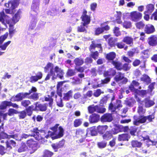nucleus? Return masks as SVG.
I'll list each match as a JSON object with an SVG mask.
<instances>
[{"instance_id":"20e7f679","label":"nucleus","mask_w":157,"mask_h":157,"mask_svg":"<svg viewBox=\"0 0 157 157\" xmlns=\"http://www.w3.org/2000/svg\"><path fill=\"white\" fill-rule=\"evenodd\" d=\"M38 130L37 128H35L33 130H31L32 133L29 134H23L22 135V137L26 138L29 136H33L35 138L36 140H39L42 139L40 135L39 134Z\"/></svg>"},{"instance_id":"2eb2a0df","label":"nucleus","mask_w":157,"mask_h":157,"mask_svg":"<svg viewBox=\"0 0 157 157\" xmlns=\"http://www.w3.org/2000/svg\"><path fill=\"white\" fill-rule=\"evenodd\" d=\"M12 106L15 108H18V105L16 104H13L10 101H5L2 102L0 105V109H5L7 106Z\"/></svg>"},{"instance_id":"c756f323","label":"nucleus","mask_w":157,"mask_h":157,"mask_svg":"<svg viewBox=\"0 0 157 157\" xmlns=\"http://www.w3.org/2000/svg\"><path fill=\"white\" fill-rule=\"evenodd\" d=\"M123 41L127 44L131 45L133 43V39L130 37L126 36L124 38Z\"/></svg>"},{"instance_id":"0e129e2a","label":"nucleus","mask_w":157,"mask_h":157,"mask_svg":"<svg viewBox=\"0 0 157 157\" xmlns=\"http://www.w3.org/2000/svg\"><path fill=\"white\" fill-rule=\"evenodd\" d=\"M155 82H153L148 87V90L150 92H151L154 89V86Z\"/></svg>"},{"instance_id":"6e6d98bb","label":"nucleus","mask_w":157,"mask_h":157,"mask_svg":"<svg viewBox=\"0 0 157 157\" xmlns=\"http://www.w3.org/2000/svg\"><path fill=\"white\" fill-rule=\"evenodd\" d=\"M18 113L17 111L14 109H10L8 113V114L10 116L13 115L14 114H17Z\"/></svg>"},{"instance_id":"c9c22d12","label":"nucleus","mask_w":157,"mask_h":157,"mask_svg":"<svg viewBox=\"0 0 157 157\" xmlns=\"http://www.w3.org/2000/svg\"><path fill=\"white\" fill-rule=\"evenodd\" d=\"M139 103V107L138 109V113L140 115H142L144 114L146 111L145 109H144L143 106Z\"/></svg>"},{"instance_id":"2f4dec72","label":"nucleus","mask_w":157,"mask_h":157,"mask_svg":"<svg viewBox=\"0 0 157 157\" xmlns=\"http://www.w3.org/2000/svg\"><path fill=\"white\" fill-rule=\"evenodd\" d=\"M108 128L107 125L99 126L97 127L98 131L101 133H102Z\"/></svg>"},{"instance_id":"412c9836","label":"nucleus","mask_w":157,"mask_h":157,"mask_svg":"<svg viewBox=\"0 0 157 157\" xmlns=\"http://www.w3.org/2000/svg\"><path fill=\"white\" fill-rule=\"evenodd\" d=\"M42 77V74L41 72L37 73L36 76H32L30 78V81L32 82H36L39 79H40Z\"/></svg>"},{"instance_id":"6e6552de","label":"nucleus","mask_w":157,"mask_h":157,"mask_svg":"<svg viewBox=\"0 0 157 157\" xmlns=\"http://www.w3.org/2000/svg\"><path fill=\"white\" fill-rule=\"evenodd\" d=\"M89 112L90 113H92L94 112H96L98 113H103L105 111V109L104 108H100L98 106H94L92 105L88 107Z\"/></svg>"},{"instance_id":"a19ab883","label":"nucleus","mask_w":157,"mask_h":157,"mask_svg":"<svg viewBox=\"0 0 157 157\" xmlns=\"http://www.w3.org/2000/svg\"><path fill=\"white\" fill-rule=\"evenodd\" d=\"M146 8L147 10V12L148 13H151L153 11L154 7L153 4H149L147 5Z\"/></svg>"},{"instance_id":"0eeeda50","label":"nucleus","mask_w":157,"mask_h":157,"mask_svg":"<svg viewBox=\"0 0 157 157\" xmlns=\"http://www.w3.org/2000/svg\"><path fill=\"white\" fill-rule=\"evenodd\" d=\"M129 17L132 21L136 22L141 19L142 14L138 11H133L130 13Z\"/></svg>"},{"instance_id":"4468645a","label":"nucleus","mask_w":157,"mask_h":157,"mask_svg":"<svg viewBox=\"0 0 157 157\" xmlns=\"http://www.w3.org/2000/svg\"><path fill=\"white\" fill-rule=\"evenodd\" d=\"M18 136H19L17 134H16L14 135H8L6 133L2 132L1 134H0V140L1 139H4L5 138H14L15 139L18 140H21V138L20 137V138H18Z\"/></svg>"},{"instance_id":"393cba45","label":"nucleus","mask_w":157,"mask_h":157,"mask_svg":"<svg viewBox=\"0 0 157 157\" xmlns=\"http://www.w3.org/2000/svg\"><path fill=\"white\" fill-rule=\"evenodd\" d=\"M130 138V137L128 134H122L119 136L118 140L120 141H128Z\"/></svg>"},{"instance_id":"338daca9","label":"nucleus","mask_w":157,"mask_h":157,"mask_svg":"<svg viewBox=\"0 0 157 157\" xmlns=\"http://www.w3.org/2000/svg\"><path fill=\"white\" fill-rule=\"evenodd\" d=\"M91 57L95 59L98 58V53L97 52H93L91 55Z\"/></svg>"},{"instance_id":"72a5a7b5","label":"nucleus","mask_w":157,"mask_h":157,"mask_svg":"<svg viewBox=\"0 0 157 157\" xmlns=\"http://www.w3.org/2000/svg\"><path fill=\"white\" fill-rule=\"evenodd\" d=\"M124 76L123 74L120 72L118 73L115 77V79L117 82H118L122 80V79L123 78Z\"/></svg>"},{"instance_id":"4c0bfd02","label":"nucleus","mask_w":157,"mask_h":157,"mask_svg":"<svg viewBox=\"0 0 157 157\" xmlns=\"http://www.w3.org/2000/svg\"><path fill=\"white\" fill-rule=\"evenodd\" d=\"M81 25L79 26L78 28V31L80 32H83L86 31L85 26L86 25H84L83 22L81 23Z\"/></svg>"},{"instance_id":"a211bd4d","label":"nucleus","mask_w":157,"mask_h":157,"mask_svg":"<svg viewBox=\"0 0 157 157\" xmlns=\"http://www.w3.org/2000/svg\"><path fill=\"white\" fill-rule=\"evenodd\" d=\"M64 144V142L62 140L58 143L53 144L51 146L55 151H57L58 149L63 147Z\"/></svg>"},{"instance_id":"69168bd1","label":"nucleus","mask_w":157,"mask_h":157,"mask_svg":"<svg viewBox=\"0 0 157 157\" xmlns=\"http://www.w3.org/2000/svg\"><path fill=\"white\" fill-rule=\"evenodd\" d=\"M30 101L29 100H25L21 102V104L25 107H26L30 104Z\"/></svg>"},{"instance_id":"ea45409f","label":"nucleus","mask_w":157,"mask_h":157,"mask_svg":"<svg viewBox=\"0 0 157 157\" xmlns=\"http://www.w3.org/2000/svg\"><path fill=\"white\" fill-rule=\"evenodd\" d=\"M110 80V78L109 77H107L105 79L103 80H101V83L98 84V86H96L95 88H97V87H100L102 86V85L104 84H105L107 83Z\"/></svg>"},{"instance_id":"5fc2aeb1","label":"nucleus","mask_w":157,"mask_h":157,"mask_svg":"<svg viewBox=\"0 0 157 157\" xmlns=\"http://www.w3.org/2000/svg\"><path fill=\"white\" fill-rule=\"evenodd\" d=\"M53 154V153L49 151H45L43 157H51Z\"/></svg>"},{"instance_id":"473e14b6","label":"nucleus","mask_w":157,"mask_h":157,"mask_svg":"<svg viewBox=\"0 0 157 157\" xmlns=\"http://www.w3.org/2000/svg\"><path fill=\"white\" fill-rule=\"evenodd\" d=\"M6 143L7 148L10 149L11 148V145L13 147H14L16 145L15 142L12 140H10L9 141H7L6 142Z\"/></svg>"},{"instance_id":"f3484780","label":"nucleus","mask_w":157,"mask_h":157,"mask_svg":"<svg viewBox=\"0 0 157 157\" xmlns=\"http://www.w3.org/2000/svg\"><path fill=\"white\" fill-rule=\"evenodd\" d=\"M121 102V100H117L116 103L114 105L111 103L109 107V109L113 111H115L117 109H120L122 107Z\"/></svg>"},{"instance_id":"39448f33","label":"nucleus","mask_w":157,"mask_h":157,"mask_svg":"<svg viewBox=\"0 0 157 157\" xmlns=\"http://www.w3.org/2000/svg\"><path fill=\"white\" fill-rule=\"evenodd\" d=\"M112 64L117 69L120 70L123 69L125 71H127L129 70L130 68L129 64L125 63L122 66L121 63L117 61H113Z\"/></svg>"},{"instance_id":"4be33fe9","label":"nucleus","mask_w":157,"mask_h":157,"mask_svg":"<svg viewBox=\"0 0 157 157\" xmlns=\"http://www.w3.org/2000/svg\"><path fill=\"white\" fill-rule=\"evenodd\" d=\"M88 136H94L97 134V132L95 127H93L87 129Z\"/></svg>"},{"instance_id":"cd10ccee","label":"nucleus","mask_w":157,"mask_h":157,"mask_svg":"<svg viewBox=\"0 0 157 157\" xmlns=\"http://www.w3.org/2000/svg\"><path fill=\"white\" fill-rule=\"evenodd\" d=\"M99 118L98 115L95 114H92L90 117L89 121L92 123L96 122L99 120Z\"/></svg>"},{"instance_id":"13d9d810","label":"nucleus","mask_w":157,"mask_h":157,"mask_svg":"<svg viewBox=\"0 0 157 157\" xmlns=\"http://www.w3.org/2000/svg\"><path fill=\"white\" fill-rule=\"evenodd\" d=\"M118 27H115L113 30V33L116 36H118L121 35V33Z\"/></svg>"},{"instance_id":"9b49d317","label":"nucleus","mask_w":157,"mask_h":157,"mask_svg":"<svg viewBox=\"0 0 157 157\" xmlns=\"http://www.w3.org/2000/svg\"><path fill=\"white\" fill-rule=\"evenodd\" d=\"M27 144L30 148L29 150L30 153H34L37 149V145L33 140H30L27 141Z\"/></svg>"},{"instance_id":"37998d69","label":"nucleus","mask_w":157,"mask_h":157,"mask_svg":"<svg viewBox=\"0 0 157 157\" xmlns=\"http://www.w3.org/2000/svg\"><path fill=\"white\" fill-rule=\"evenodd\" d=\"M135 25L137 29H141L144 27L145 24L143 22L140 21L136 23Z\"/></svg>"},{"instance_id":"bb28decb","label":"nucleus","mask_w":157,"mask_h":157,"mask_svg":"<svg viewBox=\"0 0 157 157\" xmlns=\"http://www.w3.org/2000/svg\"><path fill=\"white\" fill-rule=\"evenodd\" d=\"M31 17L32 18H33V21H32L30 22L29 26V29H34L36 26V16H31Z\"/></svg>"},{"instance_id":"c03bdc74","label":"nucleus","mask_w":157,"mask_h":157,"mask_svg":"<svg viewBox=\"0 0 157 157\" xmlns=\"http://www.w3.org/2000/svg\"><path fill=\"white\" fill-rule=\"evenodd\" d=\"M75 63L77 66L81 65L83 63V61L81 59L76 58L74 61Z\"/></svg>"},{"instance_id":"864d4df0","label":"nucleus","mask_w":157,"mask_h":157,"mask_svg":"<svg viewBox=\"0 0 157 157\" xmlns=\"http://www.w3.org/2000/svg\"><path fill=\"white\" fill-rule=\"evenodd\" d=\"M107 143L104 142H98L97 145L98 147L101 149L105 147L106 146Z\"/></svg>"},{"instance_id":"e2e57ef3","label":"nucleus","mask_w":157,"mask_h":157,"mask_svg":"<svg viewBox=\"0 0 157 157\" xmlns=\"http://www.w3.org/2000/svg\"><path fill=\"white\" fill-rule=\"evenodd\" d=\"M97 7V4L94 2L90 4V8L92 11H94Z\"/></svg>"},{"instance_id":"49530a36","label":"nucleus","mask_w":157,"mask_h":157,"mask_svg":"<svg viewBox=\"0 0 157 157\" xmlns=\"http://www.w3.org/2000/svg\"><path fill=\"white\" fill-rule=\"evenodd\" d=\"M123 27L126 29H129L131 27L132 23L130 21H124L123 24Z\"/></svg>"},{"instance_id":"774afa93","label":"nucleus","mask_w":157,"mask_h":157,"mask_svg":"<svg viewBox=\"0 0 157 157\" xmlns=\"http://www.w3.org/2000/svg\"><path fill=\"white\" fill-rule=\"evenodd\" d=\"M101 91L100 89H98L94 93V95L96 97L99 96L101 94Z\"/></svg>"},{"instance_id":"1a4fd4ad","label":"nucleus","mask_w":157,"mask_h":157,"mask_svg":"<svg viewBox=\"0 0 157 157\" xmlns=\"http://www.w3.org/2000/svg\"><path fill=\"white\" fill-rule=\"evenodd\" d=\"M136 100L139 102V103L140 104H142L143 103H144V106L146 108L151 107L153 105L155 104L154 101L151 100L149 98H145L143 101H141L139 98H137Z\"/></svg>"},{"instance_id":"7c9ffc66","label":"nucleus","mask_w":157,"mask_h":157,"mask_svg":"<svg viewBox=\"0 0 157 157\" xmlns=\"http://www.w3.org/2000/svg\"><path fill=\"white\" fill-rule=\"evenodd\" d=\"M28 149V147L25 144L22 143L21 144L18 150V151L19 152H21L27 151Z\"/></svg>"},{"instance_id":"c85d7f7f","label":"nucleus","mask_w":157,"mask_h":157,"mask_svg":"<svg viewBox=\"0 0 157 157\" xmlns=\"http://www.w3.org/2000/svg\"><path fill=\"white\" fill-rule=\"evenodd\" d=\"M115 73V71L112 69H111L105 71L104 74V75L105 77L111 76L114 75Z\"/></svg>"},{"instance_id":"a18cd8bd","label":"nucleus","mask_w":157,"mask_h":157,"mask_svg":"<svg viewBox=\"0 0 157 157\" xmlns=\"http://www.w3.org/2000/svg\"><path fill=\"white\" fill-rule=\"evenodd\" d=\"M132 145L133 147H140L141 146L142 144L140 142L134 140L132 142Z\"/></svg>"},{"instance_id":"052dcab7","label":"nucleus","mask_w":157,"mask_h":157,"mask_svg":"<svg viewBox=\"0 0 157 157\" xmlns=\"http://www.w3.org/2000/svg\"><path fill=\"white\" fill-rule=\"evenodd\" d=\"M104 32L103 28H97L95 30V34L96 35H98Z\"/></svg>"},{"instance_id":"f257e3e1","label":"nucleus","mask_w":157,"mask_h":157,"mask_svg":"<svg viewBox=\"0 0 157 157\" xmlns=\"http://www.w3.org/2000/svg\"><path fill=\"white\" fill-rule=\"evenodd\" d=\"M54 66L53 63L49 62L44 67V71L45 72L49 71L45 78V80L49 79L51 77H52V80L56 79L57 76L60 79H63V78L64 73L63 70L57 66H56L54 68Z\"/></svg>"},{"instance_id":"f704fd0d","label":"nucleus","mask_w":157,"mask_h":157,"mask_svg":"<svg viewBox=\"0 0 157 157\" xmlns=\"http://www.w3.org/2000/svg\"><path fill=\"white\" fill-rule=\"evenodd\" d=\"M141 80L147 83H150L151 82V79L149 77L146 75L143 76L141 78Z\"/></svg>"},{"instance_id":"3c124183","label":"nucleus","mask_w":157,"mask_h":157,"mask_svg":"<svg viewBox=\"0 0 157 157\" xmlns=\"http://www.w3.org/2000/svg\"><path fill=\"white\" fill-rule=\"evenodd\" d=\"M82 123V120L78 119L75 120L74 121V125L75 127H77L80 125Z\"/></svg>"},{"instance_id":"dca6fc26","label":"nucleus","mask_w":157,"mask_h":157,"mask_svg":"<svg viewBox=\"0 0 157 157\" xmlns=\"http://www.w3.org/2000/svg\"><path fill=\"white\" fill-rule=\"evenodd\" d=\"M59 132L58 135L55 136H52L54 135V133L49 132L48 134L49 135H51L50 137H51L52 140L60 138L63 136L64 130L61 127H59Z\"/></svg>"},{"instance_id":"79ce46f5","label":"nucleus","mask_w":157,"mask_h":157,"mask_svg":"<svg viewBox=\"0 0 157 157\" xmlns=\"http://www.w3.org/2000/svg\"><path fill=\"white\" fill-rule=\"evenodd\" d=\"M36 107L41 111H45L47 109V106L46 104H39L36 105Z\"/></svg>"},{"instance_id":"de8ad7c7","label":"nucleus","mask_w":157,"mask_h":157,"mask_svg":"<svg viewBox=\"0 0 157 157\" xmlns=\"http://www.w3.org/2000/svg\"><path fill=\"white\" fill-rule=\"evenodd\" d=\"M103 138L104 139L108 140L112 137V135L109 132H106L103 136Z\"/></svg>"},{"instance_id":"4d7b16f0","label":"nucleus","mask_w":157,"mask_h":157,"mask_svg":"<svg viewBox=\"0 0 157 157\" xmlns=\"http://www.w3.org/2000/svg\"><path fill=\"white\" fill-rule=\"evenodd\" d=\"M19 117L20 119H24L26 116V113L25 111H23L19 113Z\"/></svg>"},{"instance_id":"5701e85b","label":"nucleus","mask_w":157,"mask_h":157,"mask_svg":"<svg viewBox=\"0 0 157 157\" xmlns=\"http://www.w3.org/2000/svg\"><path fill=\"white\" fill-rule=\"evenodd\" d=\"M77 135L81 136L83 138H85L86 136H88L87 130L86 131L81 129H78L76 132Z\"/></svg>"},{"instance_id":"f8f14e48","label":"nucleus","mask_w":157,"mask_h":157,"mask_svg":"<svg viewBox=\"0 0 157 157\" xmlns=\"http://www.w3.org/2000/svg\"><path fill=\"white\" fill-rule=\"evenodd\" d=\"M87 11L86 10H84L81 17L82 22L84 24V25L89 24L90 21V17L87 14Z\"/></svg>"},{"instance_id":"bf43d9fd","label":"nucleus","mask_w":157,"mask_h":157,"mask_svg":"<svg viewBox=\"0 0 157 157\" xmlns=\"http://www.w3.org/2000/svg\"><path fill=\"white\" fill-rule=\"evenodd\" d=\"M8 36L7 33H5L4 35L0 37V44H2L4 40L7 38Z\"/></svg>"},{"instance_id":"ddd939ff","label":"nucleus","mask_w":157,"mask_h":157,"mask_svg":"<svg viewBox=\"0 0 157 157\" xmlns=\"http://www.w3.org/2000/svg\"><path fill=\"white\" fill-rule=\"evenodd\" d=\"M134 121L133 124L134 125H138L140 123H144L147 120V117L143 116H140L139 118L137 117L136 116L134 117Z\"/></svg>"},{"instance_id":"423d86ee","label":"nucleus","mask_w":157,"mask_h":157,"mask_svg":"<svg viewBox=\"0 0 157 157\" xmlns=\"http://www.w3.org/2000/svg\"><path fill=\"white\" fill-rule=\"evenodd\" d=\"M39 0H33L31 6V10L30 12L31 16H36L39 10Z\"/></svg>"},{"instance_id":"58836bf2","label":"nucleus","mask_w":157,"mask_h":157,"mask_svg":"<svg viewBox=\"0 0 157 157\" xmlns=\"http://www.w3.org/2000/svg\"><path fill=\"white\" fill-rule=\"evenodd\" d=\"M72 91H69L67 93L64 94V99L67 100H68L71 97L72 95Z\"/></svg>"},{"instance_id":"603ef678","label":"nucleus","mask_w":157,"mask_h":157,"mask_svg":"<svg viewBox=\"0 0 157 157\" xmlns=\"http://www.w3.org/2000/svg\"><path fill=\"white\" fill-rule=\"evenodd\" d=\"M115 41H116V40H115V39L113 37H111L109 40L108 44L111 47H113L115 45Z\"/></svg>"},{"instance_id":"e433bc0d","label":"nucleus","mask_w":157,"mask_h":157,"mask_svg":"<svg viewBox=\"0 0 157 157\" xmlns=\"http://www.w3.org/2000/svg\"><path fill=\"white\" fill-rule=\"evenodd\" d=\"M116 57V54L114 52H111L106 56V58L108 60H113Z\"/></svg>"},{"instance_id":"680f3d73","label":"nucleus","mask_w":157,"mask_h":157,"mask_svg":"<svg viewBox=\"0 0 157 157\" xmlns=\"http://www.w3.org/2000/svg\"><path fill=\"white\" fill-rule=\"evenodd\" d=\"M9 25L10 26L9 30V34L11 36H12L15 33V30L14 29V28L13 26V25H10V24Z\"/></svg>"},{"instance_id":"9d476101","label":"nucleus","mask_w":157,"mask_h":157,"mask_svg":"<svg viewBox=\"0 0 157 157\" xmlns=\"http://www.w3.org/2000/svg\"><path fill=\"white\" fill-rule=\"evenodd\" d=\"M31 93H20L17 94L15 96L11 98V101H19L22 100L27 96L29 95Z\"/></svg>"},{"instance_id":"7ed1b4c3","label":"nucleus","mask_w":157,"mask_h":157,"mask_svg":"<svg viewBox=\"0 0 157 157\" xmlns=\"http://www.w3.org/2000/svg\"><path fill=\"white\" fill-rule=\"evenodd\" d=\"M19 4V0H14L9 2L5 4V6L10 9L5 10V11L7 13L11 14L12 13V10L14 9L17 7Z\"/></svg>"},{"instance_id":"09e8293b","label":"nucleus","mask_w":157,"mask_h":157,"mask_svg":"<svg viewBox=\"0 0 157 157\" xmlns=\"http://www.w3.org/2000/svg\"><path fill=\"white\" fill-rule=\"evenodd\" d=\"M45 101H49V106L50 107H52L53 102V99L50 97V96L48 95L47 96L45 97Z\"/></svg>"},{"instance_id":"a878e982","label":"nucleus","mask_w":157,"mask_h":157,"mask_svg":"<svg viewBox=\"0 0 157 157\" xmlns=\"http://www.w3.org/2000/svg\"><path fill=\"white\" fill-rule=\"evenodd\" d=\"M66 82L65 81L59 82H58L57 86V94L60 96L61 95V92L62 91V87L63 83Z\"/></svg>"},{"instance_id":"8fccbe9b","label":"nucleus","mask_w":157,"mask_h":157,"mask_svg":"<svg viewBox=\"0 0 157 157\" xmlns=\"http://www.w3.org/2000/svg\"><path fill=\"white\" fill-rule=\"evenodd\" d=\"M75 69L73 70L71 69H69L68 70L66 75L68 76H71L75 75Z\"/></svg>"},{"instance_id":"6ab92c4d","label":"nucleus","mask_w":157,"mask_h":157,"mask_svg":"<svg viewBox=\"0 0 157 157\" xmlns=\"http://www.w3.org/2000/svg\"><path fill=\"white\" fill-rule=\"evenodd\" d=\"M113 119L112 115L110 114L106 113L103 115L101 118V122H110Z\"/></svg>"},{"instance_id":"b1692460","label":"nucleus","mask_w":157,"mask_h":157,"mask_svg":"<svg viewBox=\"0 0 157 157\" xmlns=\"http://www.w3.org/2000/svg\"><path fill=\"white\" fill-rule=\"evenodd\" d=\"M149 44L151 46L155 45L157 43V37L155 36H152L148 38Z\"/></svg>"},{"instance_id":"aec40b11","label":"nucleus","mask_w":157,"mask_h":157,"mask_svg":"<svg viewBox=\"0 0 157 157\" xmlns=\"http://www.w3.org/2000/svg\"><path fill=\"white\" fill-rule=\"evenodd\" d=\"M155 28L152 25L148 24L146 25L144 29L145 32L148 34L153 33L155 31Z\"/></svg>"},{"instance_id":"f03ea898","label":"nucleus","mask_w":157,"mask_h":157,"mask_svg":"<svg viewBox=\"0 0 157 157\" xmlns=\"http://www.w3.org/2000/svg\"><path fill=\"white\" fill-rule=\"evenodd\" d=\"M21 14V10H18L12 18V20L9 21L8 20V16L5 15L4 12L2 11L0 13V21L4 25H5V21H6L7 24H10V25H13L20 19Z\"/></svg>"}]
</instances>
